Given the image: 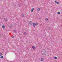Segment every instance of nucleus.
<instances>
[{"label": "nucleus", "instance_id": "obj_8", "mask_svg": "<svg viewBox=\"0 0 62 62\" xmlns=\"http://www.w3.org/2000/svg\"><path fill=\"white\" fill-rule=\"evenodd\" d=\"M4 21H8V19H7V18H5L4 19Z\"/></svg>", "mask_w": 62, "mask_h": 62}, {"label": "nucleus", "instance_id": "obj_13", "mask_svg": "<svg viewBox=\"0 0 62 62\" xmlns=\"http://www.w3.org/2000/svg\"><path fill=\"white\" fill-rule=\"evenodd\" d=\"M22 17H24V16L23 15V14L22 15Z\"/></svg>", "mask_w": 62, "mask_h": 62}, {"label": "nucleus", "instance_id": "obj_9", "mask_svg": "<svg viewBox=\"0 0 62 62\" xmlns=\"http://www.w3.org/2000/svg\"><path fill=\"white\" fill-rule=\"evenodd\" d=\"M54 59H57V58L56 57H54Z\"/></svg>", "mask_w": 62, "mask_h": 62}, {"label": "nucleus", "instance_id": "obj_4", "mask_svg": "<svg viewBox=\"0 0 62 62\" xmlns=\"http://www.w3.org/2000/svg\"><path fill=\"white\" fill-rule=\"evenodd\" d=\"M55 3H57V4H58V5H59V2H57L56 1H55Z\"/></svg>", "mask_w": 62, "mask_h": 62}, {"label": "nucleus", "instance_id": "obj_1", "mask_svg": "<svg viewBox=\"0 0 62 62\" xmlns=\"http://www.w3.org/2000/svg\"><path fill=\"white\" fill-rule=\"evenodd\" d=\"M38 24V23H33V26L34 27H35L36 26H37Z\"/></svg>", "mask_w": 62, "mask_h": 62}, {"label": "nucleus", "instance_id": "obj_16", "mask_svg": "<svg viewBox=\"0 0 62 62\" xmlns=\"http://www.w3.org/2000/svg\"><path fill=\"white\" fill-rule=\"evenodd\" d=\"M46 21H48V18H46L45 20Z\"/></svg>", "mask_w": 62, "mask_h": 62}, {"label": "nucleus", "instance_id": "obj_12", "mask_svg": "<svg viewBox=\"0 0 62 62\" xmlns=\"http://www.w3.org/2000/svg\"><path fill=\"white\" fill-rule=\"evenodd\" d=\"M44 60V59L43 58H42L41 59V61H43Z\"/></svg>", "mask_w": 62, "mask_h": 62}, {"label": "nucleus", "instance_id": "obj_7", "mask_svg": "<svg viewBox=\"0 0 62 62\" xmlns=\"http://www.w3.org/2000/svg\"><path fill=\"white\" fill-rule=\"evenodd\" d=\"M57 13L58 14H59V15H60V12H58Z\"/></svg>", "mask_w": 62, "mask_h": 62}, {"label": "nucleus", "instance_id": "obj_3", "mask_svg": "<svg viewBox=\"0 0 62 62\" xmlns=\"http://www.w3.org/2000/svg\"><path fill=\"white\" fill-rule=\"evenodd\" d=\"M2 27L3 29H5L6 27L4 25H2Z\"/></svg>", "mask_w": 62, "mask_h": 62}, {"label": "nucleus", "instance_id": "obj_2", "mask_svg": "<svg viewBox=\"0 0 62 62\" xmlns=\"http://www.w3.org/2000/svg\"><path fill=\"white\" fill-rule=\"evenodd\" d=\"M29 23L30 25H32L33 24V22L32 21H30L29 22Z\"/></svg>", "mask_w": 62, "mask_h": 62}, {"label": "nucleus", "instance_id": "obj_18", "mask_svg": "<svg viewBox=\"0 0 62 62\" xmlns=\"http://www.w3.org/2000/svg\"><path fill=\"white\" fill-rule=\"evenodd\" d=\"M24 33H25V32H24Z\"/></svg>", "mask_w": 62, "mask_h": 62}, {"label": "nucleus", "instance_id": "obj_5", "mask_svg": "<svg viewBox=\"0 0 62 62\" xmlns=\"http://www.w3.org/2000/svg\"><path fill=\"white\" fill-rule=\"evenodd\" d=\"M40 8H38L37 9V11H40Z\"/></svg>", "mask_w": 62, "mask_h": 62}, {"label": "nucleus", "instance_id": "obj_17", "mask_svg": "<svg viewBox=\"0 0 62 62\" xmlns=\"http://www.w3.org/2000/svg\"><path fill=\"white\" fill-rule=\"evenodd\" d=\"M12 38L13 39H14V37H12Z\"/></svg>", "mask_w": 62, "mask_h": 62}, {"label": "nucleus", "instance_id": "obj_15", "mask_svg": "<svg viewBox=\"0 0 62 62\" xmlns=\"http://www.w3.org/2000/svg\"><path fill=\"white\" fill-rule=\"evenodd\" d=\"M14 33H16V31H14Z\"/></svg>", "mask_w": 62, "mask_h": 62}, {"label": "nucleus", "instance_id": "obj_6", "mask_svg": "<svg viewBox=\"0 0 62 62\" xmlns=\"http://www.w3.org/2000/svg\"><path fill=\"white\" fill-rule=\"evenodd\" d=\"M34 8H33L31 9V11L32 12L33 11H34Z\"/></svg>", "mask_w": 62, "mask_h": 62}, {"label": "nucleus", "instance_id": "obj_11", "mask_svg": "<svg viewBox=\"0 0 62 62\" xmlns=\"http://www.w3.org/2000/svg\"><path fill=\"white\" fill-rule=\"evenodd\" d=\"M3 55V54L2 53H0V56H1Z\"/></svg>", "mask_w": 62, "mask_h": 62}, {"label": "nucleus", "instance_id": "obj_10", "mask_svg": "<svg viewBox=\"0 0 62 62\" xmlns=\"http://www.w3.org/2000/svg\"><path fill=\"white\" fill-rule=\"evenodd\" d=\"M32 48L33 49H35L36 47L35 46H33L32 47Z\"/></svg>", "mask_w": 62, "mask_h": 62}, {"label": "nucleus", "instance_id": "obj_14", "mask_svg": "<svg viewBox=\"0 0 62 62\" xmlns=\"http://www.w3.org/2000/svg\"><path fill=\"white\" fill-rule=\"evenodd\" d=\"M0 58H3V56H2L0 57Z\"/></svg>", "mask_w": 62, "mask_h": 62}]
</instances>
